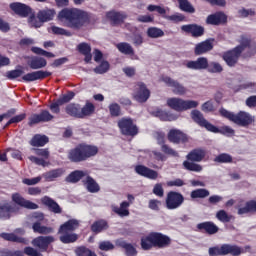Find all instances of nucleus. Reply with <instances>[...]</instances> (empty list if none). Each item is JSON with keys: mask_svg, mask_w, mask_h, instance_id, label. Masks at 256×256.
<instances>
[{"mask_svg": "<svg viewBox=\"0 0 256 256\" xmlns=\"http://www.w3.org/2000/svg\"><path fill=\"white\" fill-rule=\"evenodd\" d=\"M58 21L64 23V26L68 27V29L81 31L85 25L91 23V15L79 8H63L58 13Z\"/></svg>", "mask_w": 256, "mask_h": 256, "instance_id": "obj_1", "label": "nucleus"}, {"mask_svg": "<svg viewBox=\"0 0 256 256\" xmlns=\"http://www.w3.org/2000/svg\"><path fill=\"white\" fill-rule=\"evenodd\" d=\"M99 154V147L93 144L80 143L68 151L70 163H85Z\"/></svg>", "mask_w": 256, "mask_h": 256, "instance_id": "obj_2", "label": "nucleus"}, {"mask_svg": "<svg viewBox=\"0 0 256 256\" xmlns=\"http://www.w3.org/2000/svg\"><path fill=\"white\" fill-rule=\"evenodd\" d=\"M171 243V237L161 232H150L140 240V246L143 251H151L153 247L167 249V247H171Z\"/></svg>", "mask_w": 256, "mask_h": 256, "instance_id": "obj_3", "label": "nucleus"}, {"mask_svg": "<svg viewBox=\"0 0 256 256\" xmlns=\"http://www.w3.org/2000/svg\"><path fill=\"white\" fill-rule=\"evenodd\" d=\"M193 121L196 125L200 126L202 129H206V131L210 133H220V135H224L225 137H233L235 135V130L230 126H222L219 128L211 124L199 110H193Z\"/></svg>", "mask_w": 256, "mask_h": 256, "instance_id": "obj_4", "label": "nucleus"}, {"mask_svg": "<svg viewBox=\"0 0 256 256\" xmlns=\"http://www.w3.org/2000/svg\"><path fill=\"white\" fill-rule=\"evenodd\" d=\"M219 113L221 117H224V119H228V121L235 123V125H239V127H249V125L253 123V116L245 111H240L235 114L225 108H220Z\"/></svg>", "mask_w": 256, "mask_h": 256, "instance_id": "obj_5", "label": "nucleus"}, {"mask_svg": "<svg viewBox=\"0 0 256 256\" xmlns=\"http://www.w3.org/2000/svg\"><path fill=\"white\" fill-rule=\"evenodd\" d=\"M66 114L74 119H85L95 113V105L91 102H86V104L81 108L80 104L70 103L65 107Z\"/></svg>", "mask_w": 256, "mask_h": 256, "instance_id": "obj_6", "label": "nucleus"}, {"mask_svg": "<svg viewBox=\"0 0 256 256\" xmlns=\"http://www.w3.org/2000/svg\"><path fill=\"white\" fill-rule=\"evenodd\" d=\"M55 15H57L55 9L46 8L40 10L36 16L33 15L30 17V25L38 29L39 27H43V23L53 21V19H55Z\"/></svg>", "mask_w": 256, "mask_h": 256, "instance_id": "obj_7", "label": "nucleus"}, {"mask_svg": "<svg viewBox=\"0 0 256 256\" xmlns=\"http://www.w3.org/2000/svg\"><path fill=\"white\" fill-rule=\"evenodd\" d=\"M210 256H224V255H232L239 256L243 253V249L237 245L231 244H223L221 247L214 246L210 247L208 250Z\"/></svg>", "mask_w": 256, "mask_h": 256, "instance_id": "obj_8", "label": "nucleus"}, {"mask_svg": "<svg viewBox=\"0 0 256 256\" xmlns=\"http://www.w3.org/2000/svg\"><path fill=\"white\" fill-rule=\"evenodd\" d=\"M118 127L121 135L125 137H136V135H139V127H137V124L131 118H121L118 121Z\"/></svg>", "mask_w": 256, "mask_h": 256, "instance_id": "obj_9", "label": "nucleus"}, {"mask_svg": "<svg viewBox=\"0 0 256 256\" xmlns=\"http://www.w3.org/2000/svg\"><path fill=\"white\" fill-rule=\"evenodd\" d=\"M33 151L37 156L28 157L31 163H34L35 165H39L40 167H49V165H51V162H49V157H51V152H49L48 148H33Z\"/></svg>", "mask_w": 256, "mask_h": 256, "instance_id": "obj_10", "label": "nucleus"}, {"mask_svg": "<svg viewBox=\"0 0 256 256\" xmlns=\"http://www.w3.org/2000/svg\"><path fill=\"white\" fill-rule=\"evenodd\" d=\"M32 221H34V223L32 224V229L34 233H39V235H50V233H53V227L41 225V223L45 221V215H43V213L35 212L32 215Z\"/></svg>", "mask_w": 256, "mask_h": 256, "instance_id": "obj_11", "label": "nucleus"}, {"mask_svg": "<svg viewBox=\"0 0 256 256\" xmlns=\"http://www.w3.org/2000/svg\"><path fill=\"white\" fill-rule=\"evenodd\" d=\"M183 203H185V197L183 194L176 191H170L167 193L165 206L166 209H169V211H175V209H179Z\"/></svg>", "mask_w": 256, "mask_h": 256, "instance_id": "obj_12", "label": "nucleus"}, {"mask_svg": "<svg viewBox=\"0 0 256 256\" xmlns=\"http://www.w3.org/2000/svg\"><path fill=\"white\" fill-rule=\"evenodd\" d=\"M167 105L173 111L181 113L183 111H188V109H193V100H183L181 98L172 97L167 99Z\"/></svg>", "mask_w": 256, "mask_h": 256, "instance_id": "obj_13", "label": "nucleus"}, {"mask_svg": "<svg viewBox=\"0 0 256 256\" xmlns=\"http://www.w3.org/2000/svg\"><path fill=\"white\" fill-rule=\"evenodd\" d=\"M149 97H151V91L147 85L143 82H137L134 86L133 99L138 103H147Z\"/></svg>", "mask_w": 256, "mask_h": 256, "instance_id": "obj_14", "label": "nucleus"}, {"mask_svg": "<svg viewBox=\"0 0 256 256\" xmlns=\"http://www.w3.org/2000/svg\"><path fill=\"white\" fill-rule=\"evenodd\" d=\"M51 243H55V237L53 236H38L32 240L33 247L39 249L38 253H47Z\"/></svg>", "mask_w": 256, "mask_h": 256, "instance_id": "obj_15", "label": "nucleus"}, {"mask_svg": "<svg viewBox=\"0 0 256 256\" xmlns=\"http://www.w3.org/2000/svg\"><path fill=\"white\" fill-rule=\"evenodd\" d=\"M54 116L49 112V110H41L39 114H32L28 118V126L33 127V125H39V123H49L53 121Z\"/></svg>", "mask_w": 256, "mask_h": 256, "instance_id": "obj_16", "label": "nucleus"}, {"mask_svg": "<svg viewBox=\"0 0 256 256\" xmlns=\"http://www.w3.org/2000/svg\"><path fill=\"white\" fill-rule=\"evenodd\" d=\"M43 256L42 253L39 252V250L26 246L24 248V251L21 250H16V251H11L9 249H3L0 251V256Z\"/></svg>", "mask_w": 256, "mask_h": 256, "instance_id": "obj_17", "label": "nucleus"}, {"mask_svg": "<svg viewBox=\"0 0 256 256\" xmlns=\"http://www.w3.org/2000/svg\"><path fill=\"white\" fill-rule=\"evenodd\" d=\"M243 55L241 50L234 47L222 54V59L228 67H235L239 63V58Z\"/></svg>", "mask_w": 256, "mask_h": 256, "instance_id": "obj_18", "label": "nucleus"}, {"mask_svg": "<svg viewBox=\"0 0 256 256\" xmlns=\"http://www.w3.org/2000/svg\"><path fill=\"white\" fill-rule=\"evenodd\" d=\"M51 75H53V73L50 71L38 70L22 76V81H24L25 83H31L33 81H43V79H47V77H51Z\"/></svg>", "mask_w": 256, "mask_h": 256, "instance_id": "obj_19", "label": "nucleus"}, {"mask_svg": "<svg viewBox=\"0 0 256 256\" xmlns=\"http://www.w3.org/2000/svg\"><path fill=\"white\" fill-rule=\"evenodd\" d=\"M135 173L140 175V177H145L146 179H151L155 181L159 177V173L143 164H138L134 167Z\"/></svg>", "mask_w": 256, "mask_h": 256, "instance_id": "obj_20", "label": "nucleus"}, {"mask_svg": "<svg viewBox=\"0 0 256 256\" xmlns=\"http://www.w3.org/2000/svg\"><path fill=\"white\" fill-rule=\"evenodd\" d=\"M10 9L18 15V17H28L31 15L32 9L27 4L21 2H13L10 4Z\"/></svg>", "mask_w": 256, "mask_h": 256, "instance_id": "obj_21", "label": "nucleus"}, {"mask_svg": "<svg viewBox=\"0 0 256 256\" xmlns=\"http://www.w3.org/2000/svg\"><path fill=\"white\" fill-rule=\"evenodd\" d=\"M115 246L119 247V249H123L126 256H137V248L123 238L116 239Z\"/></svg>", "mask_w": 256, "mask_h": 256, "instance_id": "obj_22", "label": "nucleus"}, {"mask_svg": "<svg viewBox=\"0 0 256 256\" xmlns=\"http://www.w3.org/2000/svg\"><path fill=\"white\" fill-rule=\"evenodd\" d=\"M227 23V16L225 12L218 11L214 14H210L206 18V24L207 25H225Z\"/></svg>", "mask_w": 256, "mask_h": 256, "instance_id": "obj_23", "label": "nucleus"}, {"mask_svg": "<svg viewBox=\"0 0 256 256\" xmlns=\"http://www.w3.org/2000/svg\"><path fill=\"white\" fill-rule=\"evenodd\" d=\"M168 141L179 145V143H187V134L183 133L181 130L171 129L168 132Z\"/></svg>", "mask_w": 256, "mask_h": 256, "instance_id": "obj_24", "label": "nucleus"}, {"mask_svg": "<svg viewBox=\"0 0 256 256\" xmlns=\"http://www.w3.org/2000/svg\"><path fill=\"white\" fill-rule=\"evenodd\" d=\"M162 81L168 85V87H172V91L175 95H185L187 93V89L180 84L178 81L173 80L169 76H165L162 78Z\"/></svg>", "mask_w": 256, "mask_h": 256, "instance_id": "obj_25", "label": "nucleus"}, {"mask_svg": "<svg viewBox=\"0 0 256 256\" xmlns=\"http://www.w3.org/2000/svg\"><path fill=\"white\" fill-rule=\"evenodd\" d=\"M196 229L200 233H206L207 235H215L216 233H219V226H216L211 221H206L197 224Z\"/></svg>", "mask_w": 256, "mask_h": 256, "instance_id": "obj_26", "label": "nucleus"}, {"mask_svg": "<svg viewBox=\"0 0 256 256\" xmlns=\"http://www.w3.org/2000/svg\"><path fill=\"white\" fill-rule=\"evenodd\" d=\"M12 201L16 203V205L24 207V209H39V205L29 200H26L19 193H15L12 195Z\"/></svg>", "mask_w": 256, "mask_h": 256, "instance_id": "obj_27", "label": "nucleus"}, {"mask_svg": "<svg viewBox=\"0 0 256 256\" xmlns=\"http://www.w3.org/2000/svg\"><path fill=\"white\" fill-rule=\"evenodd\" d=\"M107 18L111 21V24L114 26L123 25L125 19H127V13L110 11L107 13Z\"/></svg>", "mask_w": 256, "mask_h": 256, "instance_id": "obj_28", "label": "nucleus"}, {"mask_svg": "<svg viewBox=\"0 0 256 256\" xmlns=\"http://www.w3.org/2000/svg\"><path fill=\"white\" fill-rule=\"evenodd\" d=\"M79 225V220L70 219L60 225L58 233H73V231H77V229H79Z\"/></svg>", "mask_w": 256, "mask_h": 256, "instance_id": "obj_29", "label": "nucleus"}, {"mask_svg": "<svg viewBox=\"0 0 256 256\" xmlns=\"http://www.w3.org/2000/svg\"><path fill=\"white\" fill-rule=\"evenodd\" d=\"M152 115L160 119V121H177V119H179L177 114L165 111L163 109L155 110Z\"/></svg>", "mask_w": 256, "mask_h": 256, "instance_id": "obj_30", "label": "nucleus"}, {"mask_svg": "<svg viewBox=\"0 0 256 256\" xmlns=\"http://www.w3.org/2000/svg\"><path fill=\"white\" fill-rule=\"evenodd\" d=\"M209 51H213V42H211V40H205L196 44L194 49L195 55H205V53H209Z\"/></svg>", "mask_w": 256, "mask_h": 256, "instance_id": "obj_31", "label": "nucleus"}, {"mask_svg": "<svg viewBox=\"0 0 256 256\" xmlns=\"http://www.w3.org/2000/svg\"><path fill=\"white\" fill-rule=\"evenodd\" d=\"M82 183L86 186L88 193H99L101 191V186H99V183H97V181L89 175L85 180L82 181Z\"/></svg>", "mask_w": 256, "mask_h": 256, "instance_id": "obj_32", "label": "nucleus"}, {"mask_svg": "<svg viewBox=\"0 0 256 256\" xmlns=\"http://www.w3.org/2000/svg\"><path fill=\"white\" fill-rule=\"evenodd\" d=\"M90 229L92 233H95V235H99V233H103V231H107V229H109V223L105 219H100L95 221L90 226Z\"/></svg>", "mask_w": 256, "mask_h": 256, "instance_id": "obj_33", "label": "nucleus"}, {"mask_svg": "<svg viewBox=\"0 0 256 256\" xmlns=\"http://www.w3.org/2000/svg\"><path fill=\"white\" fill-rule=\"evenodd\" d=\"M28 67L33 70L43 69L47 67V60L43 57L34 56L28 60Z\"/></svg>", "mask_w": 256, "mask_h": 256, "instance_id": "obj_34", "label": "nucleus"}, {"mask_svg": "<svg viewBox=\"0 0 256 256\" xmlns=\"http://www.w3.org/2000/svg\"><path fill=\"white\" fill-rule=\"evenodd\" d=\"M15 213V207L8 202H0V219H11V214Z\"/></svg>", "mask_w": 256, "mask_h": 256, "instance_id": "obj_35", "label": "nucleus"}, {"mask_svg": "<svg viewBox=\"0 0 256 256\" xmlns=\"http://www.w3.org/2000/svg\"><path fill=\"white\" fill-rule=\"evenodd\" d=\"M49 143L47 135L35 134L30 140L31 147H45Z\"/></svg>", "mask_w": 256, "mask_h": 256, "instance_id": "obj_36", "label": "nucleus"}, {"mask_svg": "<svg viewBox=\"0 0 256 256\" xmlns=\"http://www.w3.org/2000/svg\"><path fill=\"white\" fill-rule=\"evenodd\" d=\"M86 175L87 173L83 170H74L65 178V181L72 184L79 183Z\"/></svg>", "mask_w": 256, "mask_h": 256, "instance_id": "obj_37", "label": "nucleus"}, {"mask_svg": "<svg viewBox=\"0 0 256 256\" xmlns=\"http://www.w3.org/2000/svg\"><path fill=\"white\" fill-rule=\"evenodd\" d=\"M131 204L127 201H123L119 206H112L113 213L119 215V217H129V206Z\"/></svg>", "mask_w": 256, "mask_h": 256, "instance_id": "obj_38", "label": "nucleus"}, {"mask_svg": "<svg viewBox=\"0 0 256 256\" xmlns=\"http://www.w3.org/2000/svg\"><path fill=\"white\" fill-rule=\"evenodd\" d=\"M63 175H65V169L57 168L44 173L43 177L46 181H55V179H59V177H63Z\"/></svg>", "mask_w": 256, "mask_h": 256, "instance_id": "obj_39", "label": "nucleus"}, {"mask_svg": "<svg viewBox=\"0 0 256 256\" xmlns=\"http://www.w3.org/2000/svg\"><path fill=\"white\" fill-rule=\"evenodd\" d=\"M58 234L60 235L59 239L61 243H64V245L75 243L79 239V235L73 232L58 233Z\"/></svg>", "mask_w": 256, "mask_h": 256, "instance_id": "obj_40", "label": "nucleus"}, {"mask_svg": "<svg viewBox=\"0 0 256 256\" xmlns=\"http://www.w3.org/2000/svg\"><path fill=\"white\" fill-rule=\"evenodd\" d=\"M116 48L120 53L123 55H130L133 56L135 55V50L133 49V46L127 42H120L116 45Z\"/></svg>", "mask_w": 256, "mask_h": 256, "instance_id": "obj_41", "label": "nucleus"}, {"mask_svg": "<svg viewBox=\"0 0 256 256\" xmlns=\"http://www.w3.org/2000/svg\"><path fill=\"white\" fill-rule=\"evenodd\" d=\"M2 239L5 241H11L12 243H23L27 245V239L17 236L15 233H2Z\"/></svg>", "mask_w": 256, "mask_h": 256, "instance_id": "obj_42", "label": "nucleus"}, {"mask_svg": "<svg viewBox=\"0 0 256 256\" xmlns=\"http://www.w3.org/2000/svg\"><path fill=\"white\" fill-rule=\"evenodd\" d=\"M247 213H256V201L250 200L246 202L245 207L238 209V215H247Z\"/></svg>", "mask_w": 256, "mask_h": 256, "instance_id": "obj_43", "label": "nucleus"}, {"mask_svg": "<svg viewBox=\"0 0 256 256\" xmlns=\"http://www.w3.org/2000/svg\"><path fill=\"white\" fill-rule=\"evenodd\" d=\"M42 203H44L46 207H48L49 210L52 211V213H61L62 211L61 206H59V204L50 197H44Z\"/></svg>", "mask_w": 256, "mask_h": 256, "instance_id": "obj_44", "label": "nucleus"}, {"mask_svg": "<svg viewBox=\"0 0 256 256\" xmlns=\"http://www.w3.org/2000/svg\"><path fill=\"white\" fill-rule=\"evenodd\" d=\"M147 36L150 37V39H159V37L165 36V32L158 27H149L147 29Z\"/></svg>", "mask_w": 256, "mask_h": 256, "instance_id": "obj_45", "label": "nucleus"}, {"mask_svg": "<svg viewBox=\"0 0 256 256\" xmlns=\"http://www.w3.org/2000/svg\"><path fill=\"white\" fill-rule=\"evenodd\" d=\"M209 67V60L205 57H200L196 61L193 62V69L198 71H202L203 69H208Z\"/></svg>", "mask_w": 256, "mask_h": 256, "instance_id": "obj_46", "label": "nucleus"}, {"mask_svg": "<svg viewBox=\"0 0 256 256\" xmlns=\"http://www.w3.org/2000/svg\"><path fill=\"white\" fill-rule=\"evenodd\" d=\"M74 253L76 256H97V254L89 249L87 246L76 247Z\"/></svg>", "mask_w": 256, "mask_h": 256, "instance_id": "obj_47", "label": "nucleus"}, {"mask_svg": "<svg viewBox=\"0 0 256 256\" xmlns=\"http://www.w3.org/2000/svg\"><path fill=\"white\" fill-rule=\"evenodd\" d=\"M215 163H233V156L228 153H221L214 158Z\"/></svg>", "mask_w": 256, "mask_h": 256, "instance_id": "obj_48", "label": "nucleus"}, {"mask_svg": "<svg viewBox=\"0 0 256 256\" xmlns=\"http://www.w3.org/2000/svg\"><path fill=\"white\" fill-rule=\"evenodd\" d=\"M110 65L108 61H102L100 65H98L96 68H94V73L97 75H103L104 73H107L109 71Z\"/></svg>", "mask_w": 256, "mask_h": 256, "instance_id": "obj_49", "label": "nucleus"}, {"mask_svg": "<svg viewBox=\"0 0 256 256\" xmlns=\"http://www.w3.org/2000/svg\"><path fill=\"white\" fill-rule=\"evenodd\" d=\"M179 9L181 11H185L186 13H193V5L189 2V0H177Z\"/></svg>", "mask_w": 256, "mask_h": 256, "instance_id": "obj_50", "label": "nucleus"}, {"mask_svg": "<svg viewBox=\"0 0 256 256\" xmlns=\"http://www.w3.org/2000/svg\"><path fill=\"white\" fill-rule=\"evenodd\" d=\"M31 51L32 53H35V55H42L43 57H47L48 59H53V57H55V54H53L52 52H47L40 47H32Z\"/></svg>", "mask_w": 256, "mask_h": 256, "instance_id": "obj_51", "label": "nucleus"}, {"mask_svg": "<svg viewBox=\"0 0 256 256\" xmlns=\"http://www.w3.org/2000/svg\"><path fill=\"white\" fill-rule=\"evenodd\" d=\"M205 155H207V151L202 148H197L193 150V162H199L202 159H205Z\"/></svg>", "mask_w": 256, "mask_h": 256, "instance_id": "obj_52", "label": "nucleus"}, {"mask_svg": "<svg viewBox=\"0 0 256 256\" xmlns=\"http://www.w3.org/2000/svg\"><path fill=\"white\" fill-rule=\"evenodd\" d=\"M216 218L218 221H221V223H229L231 219H233V216L227 214L225 210H219L216 213Z\"/></svg>", "mask_w": 256, "mask_h": 256, "instance_id": "obj_53", "label": "nucleus"}, {"mask_svg": "<svg viewBox=\"0 0 256 256\" xmlns=\"http://www.w3.org/2000/svg\"><path fill=\"white\" fill-rule=\"evenodd\" d=\"M207 71L208 73H223V66L219 62H210Z\"/></svg>", "mask_w": 256, "mask_h": 256, "instance_id": "obj_54", "label": "nucleus"}, {"mask_svg": "<svg viewBox=\"0 0 256 256\" xmlns=\"http://www.w3.org/2000/svg\"><path fill=\"white\" fill-rule=\"evenodd\" d=\"M108 109L111 117H119L121 115V106L118 103H111Z\"/></svg>", "mask_w": 256, "mask_h": 256, "instance_id": "obj_55", "label": "nucleus"}, {"mask_svg": "<svg viewBox=\"0 0 256 256\" xmlns=\"http://www.w3.org/2000/svg\"><path fill=\"white\" fill-rule=\"evenodd\" d=\"M25 72L22 69H15V70H10L6 72V77L10 81H13L15 79H18V77H21Z\"/></svg>", "mask_w": 256, "mask_h": 256, "instance_id": "obj_56", "label": "nucleus"}, {"mask_svg": "<svg viewBox=\"0 0 256 256\" xmlns=\"http://www.w3.org/2000/svg\"><path fill=\"white\" fill-rule=\"evenodd\" d=\"M205 197H209V190L199 188L193 191V199H205Z\"/></svg>", "mask_w": 256, "mask_h": 256, "instance_id": "obj_57", "label": "nucleus"}, {"mask_svg": "<svg viewBox=\"0 0 256 256\" xmlns=\"http://www.w3.org/2000/svg\"><path fill=\"white\" fill-rule=\"evenodd\" d=\"M238 15L242 19H246V17H255L256 12L253 9L242 8V9L238 10Z\"/></svg>", "mask_w": 256, "mask_h": 256, "instance_id": "obj_58", "label": "nucleus"}, {"mask_svg": "<svg viewBox=\"0 0 256 256\" xmlns=\"http://www.w3.org/2000/svg\"><path fill=\"white\" fill-rule=\"evenodd\" d=\"M75 97V92L69 91L67 94H64L62 97L58 99L59 105H65V103H69Z\"/></svg>", "mask_w": 256, "mask_h": 256, "instance_id": "obj_59", "label": "nucleus"}, {"mask_svg": "<svg viewBox=\"0 0 256 256\" xmlns=\"http://www.w3.org/2000/svg\"><path fill=\"white\" fill-rule=\"evenodd\" d=\"M161 151L162 153H165V155H170V157H179V153L173 150V148L169 147L167 144H163L161 146Z\"/></svg>", "mask_w": 256, "mask_h": 256, "instance_id": "obj_60", "label": "nucleus"}, {"mask_svg": "<svg viewBox=\"0 0 256 256\" xmlns=\"http://www.w3.org/2000/svg\"><path fill=\"white\" fill-rule=\"evenodd\" d=\"M147 10L151 13H153V11H156L159 15H162V17H165V15L167 14V10H165L163 7L153 4L148 5Z\"/></svg>", "mask_w": 256, "mask_h": 256, "instance_id": "obj_61", "label": "nucleus"}, {"mask_svg": "<svg viewBox=\"0 0 256 256\" xmlns=\"http://www.w3.org/2000/svg\"><path fill=\"white\" fill-rule=\"evenodd\" d=\"M77 49L81 55H87V53H91V45H89L87 42L78 44Z\"/></svg>", "mask_w": 256, "mask_h": 256, "instance_id": "obj_62", "label": "nucleus"}, {"mask_svg": "<svg viewBox=\"0 0 256 256\" xmlns=\"http://www.w3.org/2000/svg\"><path fill=\"white\" fill-rule=\"evenodd\" d=\"M51 30L54 35H65L66 37H71V33L67 31L65 28L52 26Z\"/></svg>", "mask_w": 256, "mask_h": 256, "instance_id": "obj_63", "label": "nucleus"}, {"mask_svg": "<svg viewBox=\"0 0 256 256\" xmlns=\"http://www.w3.org/2000/svg\"><path fill=\"white\" fill-rule=\"evenodd\" d=\"M165 18L168 19V21H172L173 23H181L185 21V15L181 13H176L171 16H166Z\"/></svg>", "mask_w": 256, "mask_h": 256, "instance_id": "obj_64", "label": "nucleus"}]
</instances>
